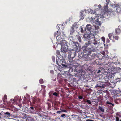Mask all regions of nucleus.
<instances>
[{
    "instance_id": "obj_30",
    "label": "nucleus",
    "mask_w": 121,
    "mask_h": 121,
    "mask_svg": "<svg viewBox=\"0 0 121 121\" xmlns=\"http://www.w3.org/2000/svg\"><path fill=\"white\" fill-rule=\"evenodd\" d=\"M80 13V17H81L80 19L81 20L82 19L83 20L84 18L83 17L84 15L83 14V13Z\"/></svg>"
},
{
    "instance_id": "obj_50",
    "label": "nucleus",
    "mask_w": 121,
    "mask_h": 121,
    "mask_svg": "<svg viewBox=\"0 0 121 121\" xmlns=\"http://www.w3.org/2000/svg\"><path fill=\"white\" fill-rule=\"evenodd\" d=\"M119 118L118 117H116V121H119Z\"/></svg>"
},
{
    "instance_id": "obj_18",
    "label": "nucleus",
    "mask_w": 121,
    "mask_h": 121,
    "mask_svg": "<svg viewBox=\"0 0 121 121\" xmlns=\"http://www.w3.org/2000/svg\"><path fill=\"white\" fill-rule=\"evenodd\" d=\"M97 56L100 60L104 59L105 57V56H102L101 54L99 53L97 54Z\"/></svg>"
},
{
    "instance_id": "obj_15",
    "label": "nucleus",
    "mask_w": 121,
    "mask_h": 121,
    "mask_svg": "<svg viewBox=\"0 0 121 121\" xmlns=\"http://www.w3.org/2000/svg\"><path fill=\"white\" fill-rule=\"evenodd\" d=\"M111 78L110 76H109V74H108L106 75H105V76L103 78L106 81H107Z\"/></svg>"
},
{
    "instance_id": "obj_39",
    "label": "nucleus",
    "mask_w": 121,
    "mask_h": 121,
    "mask_svg": "<svg viewBox=\"0 0 121 121\" xmlns=\"http://www.w3.org/2000/svg\"><path fill=\"white\" fill-rule=\"evenodd\" d=\"M95 62L97 65H100L101 64V63L99 62L97 60H95Z\"/></svg>"
},
{
    "instance_id": "obj_49",
    "label": "nucleus",
    "mask_w": 121,
    "mask_h": 121,
    "mask_svg": "<svg viewBox=\"0 0 121 121\" xmlns=\"http://www.w3.org/2000/svg\"><path fill=\"white\" fill-rule=\"evenodd\" d=\"M60 33H59L58 34L57 33H54V35L55 37L56 35H57V36H58V35H60Z\"/></svg>"
},
{
    "instance_id": "obj_6",
    "label": "nucleus",
    "mask_w": 121,
    "mask_h": 121,
    "mask_svg": "<svg viewBox=\"0 0 121 121\" xmlns=\"http://www.w3.org/2000/svg\"><path fill=\"white\" fill-rule=\"evenodd\" d=\"M61 44L62 48L61 49V52L65 53L68 50V46L67 43L65 42L64 44V42H62Z\"/></svg>"
},
{
    "instance_id": "obj_21",
    "label": "nucleus",
    "mask_w": 121,
    "mask_h": 121,
    "mask_svg": "<svg viewBox=\"0 0 121 121\" xmlns=\"http://www.w3.org/2000/svg\"><path fill=\"white\" fill-rule=\"evenodd\" d=\"M113 35H114L113 33H110L108 34V36L111 40L113 38V36H114Z\"/></svg>"
},
{
    "instance_id": "obj_42",
    "label": "nucleus",
    "mask_w": 121,
    "mask_h": 121,
    "mask_svg": "<svg viewBox=\"0 0 121 121\" xmlns=\"http://www.w3.org/2000/svg\"><path fill=\"white\" fill-rule=\"evenodd\" d=\"M77 26V24L76 23H74L72 25V27H73V28L75 27H76V26Z\"/></svg>"
},
{
    "instance_id": "obj_63",
    "label": "nucleus",
    "mask_w": 121,
    "mask_h": 121,
    "mask_svg": "<svg viewBox=\"0 0 121 121\" xmlns=\"http://www.w3.org/2000/svg\"><path fill=\"white\" fill-rule=\"evenodd\" d=\"M67 20L68 21H70L71 20V18H69Z\"/></svg>"
},
{
    "instance_id": "obj_36",
    "label": "nucleus",
    "mask_w": 121,
    "mask_h": 121,
    "mask_svg": "<svg viewBox=\"0 0 121 121\" xmlns=\"http://www.w3.org/2000/svg\"><path fill=\"white\" fill-rule=\"evenodd\" d=\"M106 103L109 104H111L112 106H114V105L113 104L110 102L109 101H107L106 102Z\"/></svg>"
},
{
    "instance_id": "obj_59",
    "label": "nucleus",
    "mask_w": 121,
    "mask_h": 121,
    "mask_svg": "<svg viewBox=\"0 0 121 121\" xmlns=\"http://www.w3.org/2000/svg\"><path fill=\"white\" fill-rule=\"evenodd\" d=\"M2 115V114L0 112V119H1L2 118L1 116Z\"/></svg>"
},
{
    "instance_id": "obj_25",
    "label": "nucleus",
    "mask_w": 121,
    "mask_h": 121,
    "mask_svg": "<svg viewBox=\"0 0 121 121\" xmlns=\"http://www.w3.org/2000/svg\"><path fill=\"white\" fill-rule=\"evenodd\" d=\"M26 97H24V98L26 99L28 101H29L30 100V96L28 94H26Z\"/></svg>"
},
{
    "instance_id": "obj_24",
    "label": "nucleus",
    "mask_w": 121,
    "mask_h": 121,
    "mask_svg": "<svg viewBox=\"0 0 121 121\" xmlns=\"http://www.w3.org/2000/svg\"><path fill=\"white\" fill-rule=\"evenodd\" d=\"M20 115L21 117L23 118H26L27 117V115L24 113H21Z\"/></svg>"
},
{
    "instance_id": "obj_41",
    "label": "nucleus",
    "mask_w": 121,
    "mask_h": 121,
    "mask_svg": "<svg viewBox=\"0 0 121 121\" xmlns=\"http://www.w3.org/2000/svg\"><path fill=\"white\" fill-rule=\"evenodd\" d=\"M101 39L102 40L103 42L104 43L105 42V39L104 37H102L101 38Z\"/></svg>"
},
{
    "instance_id": "obj_58",
    "label": "nucleus",
    "mask_w": 121,
    "mask_h": 121,
    "mask_svg": "<svg viewBox=\"0 0 121 121\" xmlns=\"http://www.w3.org/2000/svg\"><path fill=\"white\" fill-rule=\"evenodd\" d=\"M98 7L99 9H100L101 8V5H100H100L98 6Z\"/></svg>"
},
{
    "instance_id": "obj_62",
    "label": "nucleus",
    "mask_w": 121,
    "mask_h": 121,
    "mask_svg": "<svg viewBox=\"0 0 121 121\" xmlns=\"http://www.w3.org/2000/svg\"><path fill=\"white\" fill-rule=\"evenodd\" d=\"M33 112L31 111H30V112H29V113H32Z\"/></svg>"
},
{
    "instance_id": "obj_23",
    "label": "nucleus",
    "mask_w": 121,
    "mask_h": 121,
    "mask_svg": "<svg viewBox=\"0 0 121 121\" xmlns=\"http://www.w3.org/2000/svg\"><path fill=\"white\" fill-rule=\"evenodd\" d=\"M89 37V34H86L84 35L83 37L85 39H89L90 40Z\"/></svg>"
},
{
    "instance_id": "obj_47",
    "label": "nucleus",
    "mask_w": 121,
    "mask_h": 121,
    "mask_svg": "<svg viewBox=\"0 0 121 121\" xmlns=\"http://www.w3.org/2000/svg\"><path fill=\"white\" fill-rule=\"evenodd\" d=\"M110 40L108 38H107L106 39V42L107 43H109L110 42Z\"/></svg>"
},
{
    "instance_id": "obj_28",
    "label": "nucleus",
    "mask_w": 121,
    "mask_h": 121,
    "mask_svg": "<svg viewBox=\"0 0 121 121\" xmlns=\"http://www.w3.org/2000/svg\"><path fill=\"white\" fill-rule=\"evenodd\" d=\"M78 57L79 59L82 58V57H83V55L82 54L81 52L79 53L78 55Z\"/></svg>"
},
{
    "instance_id": "obj_4",
    "label": "nucleus",
    "mask_w": 121,
    "mask_h": 121,
    "mask_svg": "<svg viewBox=\"0 0 121 121\" xmlns=\"http://www.w3.org/2000/svg\"><path fill=\"white\" fill-rule=\"evenodd\" d=\"M106 1L107 2L106 3V5L104 6L100 14L102 16L104 15L107 12H109L108 9V6L109 3V0H106Z\"/></svg>"
},
{
    "instance_id": "obj_51",
    "label": "nucleus",
    "mask_w": 121,
    "mask_h": 121,
    "mask_svg": "<svg viewBox=\"0 0 121 121\" xmlns=\"http://www.w3.org/2000/svg\"><path fill=\"white\" fill-rule=\"evenodd\" d=\"M61 112H67V111L65 110V109H63L62 110H61Z\"/></svg>"
},
{
    "instance_id": "obj_26",
    "label": "nucleus",
    "mask_w": 121,
    "mask_h": 121,
    "mask_svg": "<svg viewBox=\"0 0 121 121\" xmlns=\"http://www.w3.org/2000/svg\"><path fill=\"white\" fill-rule=\"evenodd\" d=\"M33 100H34V101L33 102L34 103H35L36 102H39L40 100L39 98H34Z\"/></svg>"
},
{
    "instance_id": "obj_43",
    "label": "nucleus",
    "mask_w": 121,
    "mask_h": 121,
    "mask_svg": "<svg viewBox=\"0 0 121 121\" xmlns=\"http://www.w3.org/2000/svg\"><path fill=\"white\" fill-rule=\"evenodd\" d=\"M93 101L96 102V103H97L99 102V100H98L97 99H94L93 100Z\"/></svg>"
},
{
    "instance_id": "obj_12",
    "label": "nucleus",
    "mask_w": 121,
    "mask_h": 121,
    "mask_svg": "<svg viewBox=\"0 0 121 121\" xmlns=\"http://www.w3.org/2000/svg\"><path fill=\"white\" fill-rule=\"evenodd\" d=\"M105 87V84L104 83L101 82H99L96 85L95 87L97 88L98 87L104 88Z\"/></svg>"
},
{
    "instance_id": "obj_2",
    "label": "nucleus",
    "mask_w": 121,
    "mask_h": 121,
    "mask_svg": "<svg viewBox=\"0 0 121 121\" xmlns=\"http://www.w3.org/2000/svg\"><path fill=\"white\" fill-rule=\"evenodd\" d=\"M57 58L56 60V62L58 65L61 66L63 68H67V66L66 65V64L65 60L64 59H61L58 57Z\"/></svg>"
},
{
    "instance_id": "obj_19",
    "label": "nucleus",
    "mask_w": 121,
    "mask_h": 121,
    "mask_svg": "<svg viewBox=\"0 0 121 121\" xmlns=\"http://www.w3.org/2000/svg\"><path fill=\"white\" fill-rule=\"evenodd\" d=\"M119 26L115 30V32L117 35H119L121 32V30L119 28Z\"/></svg>"
},
{
    "instance_id": "obj_16",
    "label": "nucleus",
    "mask_w": 121,
    "mask_h": 121,
    "mask_svg": "<svg viewBox=\"0 0 121 121\" xmlns=\"http://www.w3.org/2000/svg\"><path fill=\"white\" fill-rule=\"evenodd\" d=\"M98 109L101 111L103 112H104L105 110V107L103 106H99L98 107Z\"/></svg>"
},
{
    "instance_id": "obj_61",
    "label": "nucleus",
    "mask_w": 121,
    "mask_h": 121,
    "mask_svg": "<svg viewBox=\"0 0 121 121\" xmlns=\"http://www.w3.org/2000/svg\"><path fill=\"white\" fill-rule=\"evenodd\" d=\"M26 119L22 120L21 121H26Z\"/></svg>"
},
{
    "instance_id": "obj_53",
    "label": "nucleus",
    "mask_w": 121,
    "mask_h": 121,
    "mask_svg": "<svg viewBox=\"0 0 121 121\" xmlns=\"http://www.w3.org/2000/svg\"><path fill=\"white\" fill-rule=\"evenodd\" d=\"M41 87L42 88L44 89V88H45L46 86H44V85H41Z\"/></svg>"
},
{
    "instance_id": "obj_35",
    "label": "nucleus",
    "mask_w": 121,
    "mask_h": 121,
    "mask_svg": "<svg viewBox=\"0 0 121 121\" xmlns=\"http://www.w3.org/2000/svg\"><path fill=\"white\" fill-rule=\"evenodd\" d=\"M95 56L96 55L94 53L91 56V59H94V58H95Z\"/></svg>"
},
{
    "instance_id": "obj_37",
    "label": "nucleus",
    "mask_w": 121,
    "mask_h": 121,
    "mask_svg": "<svg viewBox=\"0 0 121 121\" xmlns=\"http://www.w3.org/2000/svg\"><path fill=\"white\" fill-rule=\"evenodd\" d=\"M56 53L57 55H60V58H61V55L60 54V51H59L58 50H56Z\"/></svg>"
},
{
    "instance_id": "obj_8",
    "label": "nucleus",
    "mask_w": 121,
    "mask_h": 121,
    "mask_svg": "<svg viewBox=\"0 0 121 121\" xmlns=\"http://www.w3.org/2000/svg\"><path fill=\"white\" fill-rule=\"evenodd\" d=\"M56 38L58 41H60V42L62 41V42H64V43H65L64 42H65V41L64 40L65 38V36L64 35H61L60 36L59 35L58 36H57Z\"/></svg>"
},
{
    "instance_id": "obj_7",
    "label": "nucleus",
    "mask_w": 121,
    "mask_h": 121,
    "mask_svg": "<svg viewBox=\"0 0 121 121\" xmlns=\"http://www.w3.org/2000/svg\"><path fill=\"white\" fill-rule=\"evenodd\" d=\"M61 44L62 48L61 49V52L65 53L68 50V46L67 43L65 42L64 44V42H62Z\"/></svg>"
},
{
    "instance_id": "obj_44",
    "label": "nucleus",
    "mask_w": 121,
    "mask_h": 121,
    "mask_svg": "<svg viewBox=\"0 0 121 121\" xmlns=\"http://www.w3.org/2000/svg\"><path fill=\"white\" fill-rule=\"evenodd\" d=\"M86 102L87 103L89 104H91V103L90 101L89 100H87L86 101Z\"/></svg>"
},
{
    "instance_id": "obj_48",
    "label": "nucleus",
    "mask_w": 121,
    "mask_h": 121,
    "mask_svg": "<svg viewBox=\"0 0 121 121\" xmlns=\"http://www.w3.org/2000/svg\"><path fill=\"white\" fill-rule=\"evenodd\" d=\"M78 39L79 41V42H81V39L80 37H78Z\"/></svg>"
},
{
    "instance_id": "obj_14",
    "label": "nucleus",
    "mask_w": 121,
    "mask_h": 121,
    "mask_svg": "<svg viewBox=\"0 0 121 121\" xmlns=\"http://www.w3.org/2000/svg\"><path fill=\"white\" fill-rule=\"evenodd\" d=\"M89 45H92L91 41H88L86 43L85 45L82 46V48H87V47Z\"/></svg>"
},
{
    "instance_id": "obj_34",
    "label": "nucleus",
    "mask_w": 121,
    "mask_h": 121,
    "mask_svg": "<svg viewBox=\"0 0 121 121\" xmlns=\"http://www.w3.org/2000/svg\"><path fill=\"white\" fill-rule=\"evenodd\" d=\"M7 96L5 94L4 95V97H3V101H4L6 99H7Z\"/></svg>"
},
{
    "instance_id": "obj_33",
    "label": "nucleus",
    "mask_w": 121,
    "mask_h": 121,
    "mask_svg": "<svg viewBox=\"0 0 121 121\" xmlns=\"http://www.w3.org/2000/svg\"><path fill=\"white\" fill-rule=\"evenodd\" d=\"M119 37L117 36H113V38L116 40H118L119 39Z\"/></svg>"
},
{
    "instance_id": "obj_40",
    "label": "nucleus",
    "mask_w": 121,
    "mask_h": 121,
    "mask_svg": "<svg viewBox=\"0 0 121 121\" xmlns=\"http://www.w3.org/2000/svg\"><path fill=\"white\" fill-rule=\"evenodd\" d=\"M100 53L101 54H103L104 56L105 55V52L104 51H101L100 52Z\"/></svg>"
},
{
    "instance_id": "obj_45",
    "label": "nucleus",
    "mask_w": 121,
    "mask_h": 121,
    "mask_svg": "<svg viewBox=\"0 0 121 121\" xmlns=\"http://www.w3.org/2000/svg\"><path fill=\"white\" fill-rule=\"evenodd\" d=\"M52 59L53 62H55V57L54 56H52Z\"/></svg>"
},
{
    "instance_id": "obj_32",
    "label": "nucleus",
    "mask_w": 121,
    "mask_h": 121,
    "mask_svg": "<svg viewBox=\"0 0 121 121\" xmlns=\"http://www.w3.org/2000/svg\"><path fill=\"white\" fill-rule=\"evenodd\" d=\"M101 71H102L100 70H98V72H97V74L99 75L102 74V72H101Z\"/></svg>"
},
{
    "instance_id": "obj_11",
    "label": "nucleus",
    "mask_w": 121,
    "mask_h": 121,
    "mask_svg": "<svg viewBox=\"0 0 121 121\" xmlns=\"http://www.w3.org/2000/svg\"><path fill=\"white\" fill-rule=\"evenodd\" d=\"M91 18L92 19L91 21L95 23L96 24L100 25L101 24L100 21L99 20V19L97 17H95V18L93 17H91Z\"/></svg>"
},
{
    "instance_id": "obj_31",
    "label": "nucleus",
    "mask_w": 121,
    "mask_h": 121,
    "mask_svg": "<svg viewBox=\"0 0 121 121\" xmlns=\"http://www.w3.org/2000/svg\"><path fill=\"white\" fill-rule=\"evenodd\" d=\"M4 114L5 115H6L7 116V117H9L10 115V114L8 112L5 113Z\"/></svg>"
},
{
    "instance_id": "obj_10",
    "label": "nucleus",
    "mask_w": 121,
    "mask_h": 121,
    "mask_svg": "<svg viewBox=\"0 0 121 121\" xmlns=\"http://www.w3.org/2000/svg\"><path fill=\"white\" fill-rule=\"evenodd\" d=\"M93 40L91 41V43L92 45H93L92 44H94L95 45L98 46L100 40L97 39H93Z\"/></svg>"
},
{
    "instance_id": "obj_60",
    "label": "nucleus",
    "mask_w": 121,
    "mask_h": 121,
    "mask_svg": "<svg viewBox=\"0 0 121 121\" xmlns=\"http://www.w3.org/2000/svg\"><path fill=\"white\" fill-rule=\"evenodd\" d=\"M11 100L12 101L13 100V101H16V100L15 99H11Z\"/></svg>"
},
{
    "instance_id": "obj_5",
    "label": "nucleus",
    "mask_w": 121,
    "mask_h": 121,
    "mask_svg": "<svg viewBox=\"0 0 121 121\" xmlns=\"http://www.w3.org/2000/svg\"><path fill=\"white\" fill-rule=\"evenodd\" d=\"M112 63L109 62L108 63H106V64H104L106 65L104 67L103 69L106 72L110 73L112 71V70H111V68L112 67Z\"/></svg>"
},
{
    "instance_id": "obj_38",
    "label": "nucleus",
    "mask_w": 121,
    "mask_h": 121,
    "mask_svg": "<svg viewBox=\"0 0 121 121\" xmlns=\"http://www.w3.org/2000/svg\"><path fill=\"white\" fill-rule=\"evenodd\" d=\"M39 83L41 84L43 83H44V81L42 79H40L39 80Z\"/></svg>"
},
{
    "instance_id": "obj_17",
    "label": "nucleus",
    "mask_w": 121,
    "mask_h": 121,
    "mask_svg": "<svg viewBox=\"0 0 121 121\" xmlns=\"http://www.w3.org/2000/svg\"><path fill=\"white\" fill-rule=\"evenodd\" d=\"M86 29L88 31H90L91 29V26L89 24H87L86 26Z\"/></svg>"
},
{
    "instance_id": "obj_20",
    "label": "nucleus",
    "mask_w": 121,
    "mask_h": 121,
    "mask_svg": "<svg viewBox=\"0 0 121 121\" xmlns=\"http://www.w3.org/2000/svg\"><path fill=\"white\" fill-rule=\"evenodd\" d=\"M70 30V34L71 35H73V33L75 32V30L74 28L73 27H71V28Z\"/></svg>"
},
{
    "instance_id": "obj_27",
    "label": "nucleus",
    "mask_w": 121,
    "mask_h": 121,
    "mask_svg": "<svg viewBox=\"0 0 121 121\" xmlns=\"http://www.w3.org/2000/svg\"><path fill=\"white\" fill-rule=\"evenodd\" d=\"M86 28L85 27H81V31L82 33H84L86 30Z\"/></svg>"
},
{
    "instance_id": "obj_29",
    "label": "nucleus",
    "mask_w": 121,
    "mask_h": 121,
    "mask_svg": "<svg viewBox=\"0 0 121 121\" xmlns=\"http://www.w3.org/2000/svg\"><path fill=\"white\" fill-rule=\"evenodd\" d=\"M89 36H90V39H92L93 38H95V36L93 34H89Z\"/></svg>"
},
{
    "instance_id": "obj_52",
    "label": "nucleus",
    "mask_w": 121,
    "mask_h": 121,
    "mask_svg": "<svg viewBox=\"0 0 121 121\" xmlns=\"http://www.w3.org/2000/svg\"><path fill=\"white\" fill-rule=\"evenodd\" d=\"M66 116V115L65 114H62L61 115V117H65Z\"/></svg>"
},
{
    "instance_id": "obj_56",
    "label": "nucleus",
    "mask_w": 121,
    "mask_h": 121,
    "mask_svg": "<svg viewBox=\"0 0 121 121\" xmlns=\"http://www.w3.org/2000/svg\"><path fill=\"white\" fill-rule=\"evenodd\" d=\"M30 108H31V109L32 110H33L34 109V107H30Z\"/></svg>"
},
{
    "instance_id": "obj_46",
    "label": "nucleus",
    "mask_w": 121,
    "mask_h": 121,
    "mask_svg": "<svg viewBox=\"0 0 121 121\" xmlns=\"http://www.w3.org/2000/svg\"><path fill=\"white\" fill-rule=\"evenodd\" d=\"M53 95L56 96H58V94L56 92H54L53 94Z\"/></svg>"
},
{
    "instance_id": "obj_3",
    "label": "nucleus",
    "mask_w": 121,
    "mask_h": 121,
    "mask_svg": "<svg viewBox=\"0 0 121 121\" xmlns=\"http://www.w3.org/2000/svg\"><path fill=\"white\" fill-rule=\"evenodd\" d=\"M114 7H113L111 9V11H109L110 14H112L114 15L115 14L116 12H117V13H121V8L117 4L115 5Z\"/></svg>"
},
{
    "instance_id": "obj_55",
    "label": "nucleus",
    "mask_w": 121,
    "mask_h": 121,
    "mask_svg": "<svg viewBox=\"0 0 121 121\" xmlns=\"http://www.w3.org/2000/svg\"><path fill=\"white\" fill-rule=\"evenodd\" d=\"M62 112L61 111H58L56 113H60Z\"/></svg>"
},
{
    "instance_id": "obj_9",
    "label": "nucleus",
    "mask_w": 121,
    "mask_h": 121,
    "mask_svg": "<svg viewBox=\"0 0 121 121\" xmlns=\"http://www.w3.org/2000/svg\"><path fill=\"white\" fill-rule=\"evenodd\" d=\"M82 48L83 49V53H87L86 54L88 55H90L91 54L92 51V50L91 48Z\"/></svg>"
},
{
    "instance_id": "obj_22",
    "label": "nucleus",
    "mask_w": 121,
    "mask_h": 121,
    "mask_svg": "<svg viewBox=\"0 0 121 121\" xmlns=\"http://www.w3.org/2000/svg\"><path fill=\"white\" fill-rule=\"evenodd\" d=\"M119 78L117 79H116V83L117 84L121 86V81L120 80Z\"/></svg>"
},
{
    "instance_id": "obj_57",
    "label": "nucleus",
    "mask_w": 121,
    "mask_h": 121,
    "mask_svg": "<svg viewBox=\"0 0 121 121\" xmlns=\"http://www.w3.org/2000/svg\"><path fill=\"white\" fill-rule=\"evenodd\" d=\"M90 12H91V13H92L93 14H94L95 13V11H93V10H91Z\"/></svg>"
},
{
    "instance_id": "obj_1",
    "label": "nucleus",
    "mask_w": 121,
    "mask_h": 121,
    "mask_svg": "<svg viewBox=\"0 0 121 121\" xmlns=\"http://www.w3.org/2000/svg\"><path fill=\"white\" fill-rule=\"evenodd\" d=\"M81 46L79 43L77 42H73V44L71 51L69 52L68 57L69 58V64L70 65L71 69L73 71L76 72L78 73H81L82 74L83 72L82 69L78 66H76L77 63L75 60H73L75 56L76 51L78 49V47L80 48Z\"/></svg>"
},
{
    "instance_id": "obj_54",
    "label": "nucleus",
    "mask_w": 121,
    "mask_h": 121,
    "mask_svg": "<svg viewBox=\"0 0 121 121\" xmlns=\"http://www.w3.org/2000/svg\"><path fill=\"white\" fill-rule=\"evenodd\" d=\"M78 98L80 99H82L83 98V97L81 96H80L78 97Z\"/></svg>"
},
{
    "instance_id": "obj_13",
    "label": "nucleus",
    "mask_w": 121,
    "mask_h": 121,
    "mask_svg": "<svg viewBox=\"0 0 121 121\" xmlns=\"http://www.w3.org/2000/svg\"><path fill=\"white\" fill-rule=\"evenodd\" d=\"M89 55L87 54H85L82 57V59L84 61H87L90 60H91V59L89 56Z\"/></svg>"
},
{
    "instance_id": "obj_64",
    "label": "nucleus",
    "mask_w": 121,
    "mask_h": 121,
    "mask_svg": "<svg viewBox=\"0 0 121 121\" xmlns=\"http://www.w3.org/2000/svg\"><path fill=\"white\" fill-rule=\"evenodd\" d=\"M27 86H26L25 87H24V88L25 89H26L27 88Z\"/></svg>"
}]
</instances>
